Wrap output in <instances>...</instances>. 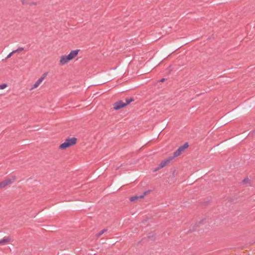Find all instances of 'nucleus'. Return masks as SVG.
<instances>
[{
    "instance_id": "1",
    "label": "nucleus",
    "mask_w": 255,
    "mask_h": 255,
    "mask_svg": "<svg viewBox=\"0 0 255 255\" xmlns=\"http://www.w3.org/2000/svg\"><path fill=\"white\" fill-rule=\"evenodd\" d=\"M77 141V139L75 137L72 138L68 137L65 140L64 142L59 145V148L62 150L66 149V148L76 144Z\"/></svg>"
},
{
    "instance_id": "2",
    "label": "nucleus",
    "mask_w": 255,
    "mask_h": 255,
    "mask_svg": "<svg viewBox=\"0 0 255 255\" xmlns=\"http://www.w3.org/2000/svg\"><path fill=\"white\" fill-rule=\"evenodd\" d=\"M189 146L188 142L184 143L182 145H181L175 152H174L173 155L168 157L166 159H173L175 157H176L180 155Z\"/></svg>"
},
{
    "instance_id": "3",
    "label": "nucleus",
    "mask_w": 255,
    "mask_h": 255,
    "mask_svg": "<svg viewBox=\"0 0 255 255\" xmlns=\"http://www.w3.org/2000/svg\"><path fill=\"white\" fill-rule=\"evenodd\" d=\"M15 180V177H11L7 178L0 182V189L4 188L5 187L11 184Z\"/></svg>"
},
{
    "instance_id": "4",
    "label": "nucleus",
    "mask_w": 255,
    "mask_h": 255,
    "mask_svg": "<svg viewBox=\"0 0 255 255\" xmlns=\"http://www.w3.org/2000/svg\"><path fill=\"white\" fill-rule=\"evenodd\" d=\"M126 107L124 102L122 100L119 101L113 104V108L116 110H120Z\"/></svg>"
},
{
    "instance_id": "5",
    "label": "nucleus",
    "mask_w": 255,
    "mask_h": 255,
    "mask_svg": "<svg viewBox=\"0 0 255 255\" xmlns=\"http://www.w3.org/2000/svg\"><path fill=\"white\" fill-rule=\"evenodd\" d=\"M47 73H44L42 76L34 83V84L32 87L31 90L35 89L37 88L40 84L43 81L45 77L47 76Z\"/></svg>"
},
{
    "instance_id": "6",
    "label": "nucleus",
    "mask_w": 255,
    "mask_h": 255,
    "mask_svg": "<svg viewBox=\"0 0 255 255\" xmlns=\"http://www.w3.org/2000/svg\"><path fill=\"white\" fill-rule=\"evenodd\" d=\"M68 55H63L61 57L59 63L61 65H63L67 64L69 61L71 60L70 58H68Z\"/></svg>"
},
{
    "instance_id": "7",
    "label": "nucleus",
    "mask_w": 255,
    "mask_h": 255,
    "mask_svg": "<svg viewBox=\"0 0 255 255\" xmlns=\"http://www.w3.org/2000/svg\"><path fill=\"white\" fill-rule=\"evenodd\" d=\"M169 163V160H161L159 163L158 166L157 168L154 169V171H157L160 169L162 168L167 166Z\"/></svg>"
},
{
    "instance_id": "8",
    "label": "nucleus",
    "mask_w": 255,
    "mask_h": 255,
    "mask_svg": "<svg viewBox=\"0 0 255 255\" xmlns=\"http://www.w3.org/2000/svg\"><path fill=\"white\" fill-rule=\"evenodd\" d=\"M79 49H77L75 50H72L70 52V53L68 55L69 57L71 60L73 59L75 57H76L79 51Z\"/></svg>"
},
{
    "instance_id": "9",
    "label": "nucleus",
    "mask_w": 255,
    "mask_h": 255,
    "mask_svg": "<svg viewBox=\"0 0 255 255\" xmlns=\"http://www.w3.org/2000/svg\"><path fill=\"white\" fill-rule=\"evenodd\" d=\"M10 239L8 237L4 238L0 240V245H5L10 242Z\"/></svg>"
},
{
    "instance_id": "10",
    "label": "nucleus",
    "mask_w": 255,
    "mask_h": 255,
    "mask_svg": "<svg viewBox=\"0 0 255 255\" xmlns=\"http://www.w3.org/2000/svg\"><path fill=\"white\" fill-rule=\"evenodd\" d=\"M134 99L133 98H127L126 99V102H124L125 105H126V106L128 105L131 102L133 101Z\"/></svg>"
},
{
    "instance_id": "11",
    "label": "nucleus",
    "mask_w": 255,
    "mask_h": 255,
    "mask_svg": "<svg viewBox=\"0 0 255 255\" xmlns=\"http://www.w3.org/2000/svg\"><path fill=\"white\" fill-rule=\"evenodd\" d=\"M251 182H252L250 178H249L248 177L245 178L243 180V183L245 184H250L251 183Z\"/></svg>"
},
{
    "instance_id": "12",
    "label": "nucleus",
    "mask_w": 255,
    "mask_h": 255,
    "mask_svg": "<svg viewBox=\"0 0 255 255\" xmlns=\"http://www.w3.org/2000/svg\"><path fill=\"white\" fill-rule=\"evenodd\" d=\"M150 192V190L144 192L141 195L138 196L139 199L143 198L145 195H146L147 194H149Z\"/></svg>"
},
{
    "instance_id": "13",
    "label": "nucleus",
    "mask_w": 255,
    "mask_h": 255,
    "mask_svg": "<svg viewBox=\"0 0 255 255\" xmlns=\"http://www.w3.org/2000/svg\"><path fill=\"white\" fill-rule=\"evenodd\" d=\"M107 231V229H105L101 231L99 233L96 235L97 238L100 237L102 234Z\"/></svg>"
},
{
    "instance_id": "14",
    "label": "nucleus",
    "mask_w": 255,
    "mask_h": 255,
    "mask_svg": "<svg viewBox=\"0 0 255 255\" xmlns=\"http://www.w3.org/2000/svg\"><path fill=\"white\" fill-rule=\"evenodd\" d=\"M23 50V48H22V47H19L17 49H16L15 50H13V53H16V52L19 53V52H21Z\"/></svg>"
},
{
    "instance_id": "15",
    "label": "nucleus",
    "mask_w": 255,
    "mask_h": 255,
    "mask_svg": "<svg viewBox=\"0 0 255 255\" xmlns=\"http://www.w3.org/2000/svg\"><path fill=\"white\" fill-rule=\"evenodd\" d=\"M138 199H139L138 196H135L131 197L130 198V200L131 201H134L135 200H137Z\"/></svg>"
},
{
    "instance_id": "16",
    "label": "nucleus",
    "mask_w": 255,
    "mask_h": 255,
    "mask_svg": "<svg viewBox=\"0 0 255 255\" xmlns=\"http://www.w3.org/2000/svg\"><path fill=\"white\" fill-rule=\"evenodd\" d=\"M7 86L6 84H2L0 85V89H3Z\"/></svg>"
},
{
    "instance_id": "17",
    "label": "nucleus",
    "mask_w": 255,
    "mask_h": 255,
    "mask_svg": "<svg viewBox=\"0 0 255 255\" xmlns=\"http://www.w3.org/2000/svg\"><path fill=\"white\" fill-rule=\"evenodd\" d=\"M14 53H13V51L10 52L6 57V59H8V58H9L10 57H11V56L12 55V54H13Z\"/></svg>"
},
{
    "instance_id": "18",
    "label": "nucleus",
    "mask_w": 255,
    "mask_h": 255,
    "mask_svg": "<svg viewBox=\"0 0 255 255\" xmlns=\"http://www.w3.org/2000/svg\"><path fill=\"white\" fill-rule=\"evenodd\" d=\"M36 4H37V3L35 2H32L30 3V5H36Z\"/></svg>"
},
{
    "instance_id": "19",
    "label": "nucleus",
    "mask_w": 255,
    "mask_h": 255,
    "mask_svg": "<svg viewBox=\"0 0 255 255\" xmlns=\"http://www.w3.org/2000/svg\"><path fill=\"white\" fill-rule=\"evenodd\" d=\"M21 0V2H22V4L23 5H24V4H25L26 3V2H25V0Z\"/></svg>"
},
{
    "instance_id": "20",
    "label": "nucleus",
    "mask_w": 255,
    "mask_h": 255,
    "mask_svg": "<svg viewBox=\"0 0 255 255\" xmlns=\"http://www.w3.org/2000/svg\"><path fill=\"white\" fill-rule=\"evenodd\" d=\"M165 80V78H162L160 80V82H163Z\"/></svg>"
},
{
    "instance_id": "21",
    "label": "nucleus",
    "mask_w": 255,
    "mask_h": 255,
    "mask_svg": "<svg viewBox=\"0 0 255 255\" xmlns=\"http://www.w3.org/2000/svg\"><path fill=\"white\" fill-rule=\"evenodd\" d=\"M255 133V130H254V131H253L252 134L253 135Z\"/></svg>"
}]
</instances>
